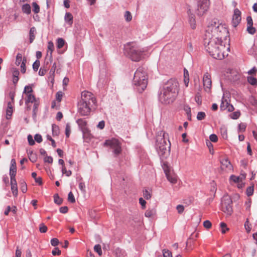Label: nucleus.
Here are the masks:
<instances>
[{
	"instance_id": "obj_1",
	"label": "nucleus",
	"mask_w": 257,
	"mask_h": 257,
	"mask_svg": "<svg viewBox=\"0 0 257 257\" xmlns=\"http://www.w3.org/2000/svg\"><path fill=\"white\" fill-rule=\"evenodd\" d=\"M227 35V30L222 24L214 22L208 25L204 38V45L206 50L213 58L219 60L224 58L225 50L229 48L225 47L222 40Z\"/></svg>"
},
{
	"instance_id": "obj_2",
	"label": "nucleus",
	"mask_w": 257,
	"mask_h": 257,
	"mask_svg": "<svg viewBox=\"0 0 257 257\" xmlns=\"http://www.w3.org/2000/svg\"><path fill=\"white\" fill-rule=\"evenodd\" d=\"M179 90V83L175 79L171 78L164 83L160 88L158 98L164 104H169L176 99Z\"/></svg>"
},
{
	"instance_id": "obj_3",
	"label": "nucleus",
	"mask_w": 257,
	"mask_h": 257,
	"mask_svg": "<svg viewBox=\"0 0 257 257\" xmlns=\"http://www.w3.org/2000/svg\"><path fill=\"white\" fill-rule=\"evenodd\" d=\"M96 100L94 95L88 91H83L81 93V100L78 103V112L81 115H87L91 109L96 104Z\"/></svg>"
},
{
	"instance_id": "obj_4",
	"label": "nucleus",
	"mask_w": 257,
	"mask_h": 257,
	"mask_svg": "<svg viewBox=\"0 0 257 257\" xmlns=\"http://www.w3.org/2000/svg\"><path fill=\"white\" fill-rule=\"evenodd\" d=\"M134 84L137 87L138 91L142 92L147 87L148 78L146 70L139 67L135 72L133 80Z\"/></svg>"
},
{
	"instance_id": "obj_5",
	"label": "nucleus",
	"mask_w": 257,
	"mask_h": 257,
	"mask_svg": "<svg viewBox=\"0 0 257 257\" xmlns=\"http://www.w3.org/2000/svg\"><path fill=\"white\" fill-rule=\"evenodd\" d=\"M125 53L134 61H139L144 57V51L131 44L124 46Z\"/></svg>"
},
{
	"instance_id": "obj_6",
	"label": "nucleus",
	"mask_w": 257,
	"mask_h": 257,
	"mask_svg": "<svg viewBox=\"0 0 257 257\" xmlns=\"http://www.w3.org/2000/svg\"><path fill=\"white\" fill-rule=\"evenodd\" d=\"M165 133L163 131L159 132L156 136V149L160 155L165 154L169 147L165 137Z\"/></svg>"
},
{
	"instance_id": "obj_7",
	"label": "nucleus",
	"mask_w": 257,
	"mask_h": 257,
	"mask_svg": "<svg viewBox=\"0 0 257 257\" xmlns=\"http://www.w3.org/2000/svg\"><path fill=\"white\" fill-rule=\"evenodd\" d=\"M104 146L109 147V149L112 152L114 157H117L121 153L122 148L120 142L117 139L112 138L110 140H106L104 143Z\"/></svg>"
},
{
	"instance_id": "obj_8",
	"label": "nucleus",
	"mask_w": 257,
	"mask_h": 257,
	"mask_svg": "<svg viewBox=\"0 0 257 257\" xmlns=\"http://www.w3.org/2000/svg\"><path fill=\"white\" fill-rule=\"evenodd\" d=\"M210 4L209 0H197L194 13L199 17L204 15L208 11Z\"/></svg>"
},
{
	"instance_id": "obj_9",
	"label": "nucleus",
	"mask_w": 257,
	"mask_h": 257,
	"mask_svg": "<svg viewBox=\"0 0 257 257\" xmlns=\"http://www.w3.org/2000/svg\"><path fill=\"white\" fill-rule=\"evenodd\" d=\"M232 200L228 195H224L221 201L222 210L227 215H230L232 212Z\"/></svg>"
},
{
	"instance_id": "obj_10",
	"label": "nucleus",
	"mask_w": 257,
	"mask_h": 257,
	"mask_svg": "<svg viewBox=\"0 0 257 257\" xmlns=\"http://www.w3.org/2000/svg\"><path fill=\"white\" fill-rule=\"evenodd\" d=\"M163 169L168 180L172 184L176 183L177 181V176L171 173L169 167L165 163L164 164Z\"/></svg>"
},
{
	"instance_id": "obj_11",
	"label": "nucleus",
	"mask_w": 257,
	"mask_h": 257,
	"mask_svg": "<svg viewBox=\"0 0 257 257\" xmlns=\"http://www.w3.org/2000/svg\"><path fill=\"white\" fill-rule=\"evenodd\" d=\"M241 19V12L238 9H235L232 18L233 27H236L240 23Z\"/></svg>"
},
{
	"instance_id": "obj_12",
	"label": "nucleus",
	"mask_w": 257,
	"mask_h": 257,
	"mask_svg": "<svg viewBox=\"0 0 257 257\" xmlns=\"http://www.w3.org/2000/svg\"><path fill=\"white\" fill-rule=\"evenodd\" d=\"M203 82L205 90L206 92H209L211 87L212 82L210 77L208 73H206L204 75Z\"/></svg>"
},
{
	"instance_id": "obj_13",
	"label": "nucleus",
	"mask_w": 257,
	"mask_h": 257,
	"mask_svg": "<svg viewBox=\"0 0 257 257\" xmlns=\"http://www.w3.org/2000/svg\"><path fill=\"white\" fill-rule=\"evenodd\" d=\"M221 167L223 170H231L232 167L227 158H222L220 160Z\"/></svg>"
},
{
	"instance_id": "obj_14",
	"label": "nucleus",
	"mask_w": 257,
	"mask_h": 257,
	"mask_svg": "<svg viewBox=\"0 0 257 257\" xmlns=\"http://www.w3.org/2000/svg\"><path fill=\"white\" fill-rule=\"evenodd\" d=\"M73 18L72 15L71 13L67 12L65 14V21L70 26H71L73 24Z\"/></svg>"
},
{
	"instance_id": "obj_15",
	"label": "nucleus",
	"mask_w": 257,
	"mask_h": 257,
	"mask_svg": "<svg viewBox=\"0 0 257 257\" xmlns=\"http://www.w3.org/2000/svg\"><path fill=\"white\" fill-rule=\"evenodd\" d=\"M156 214L155 208H149L145 213V216L147 217H151L155 216Z\"/></svg>"
},
{
	"instance_id": "obj_16",
	"label": "nucleus",
	"mask_w": 257,
	"mask_h": 257,
	"mask_svg": "<svg viewBox=\"0 0 257 257\" xmlns=\"http://www.w3.org/2000/svg\"><path fill=\"white\" fill-rule=\"evenodd\" d=\"M27 98L26 99L25 103L28 105L29 103H33L36 101L35 96L32 93L26 94Z\"/></svg>"
},
{
	"instance_id": "obj_17",
	"label": "nucleus",
	"mask_w": 257,
	"mask_h": 257,
	"mask_svg": "<svg viewBox=\"0 0 257 257\" xmlns=\"http://www.w3.org/2000/svg\"><path fill=\"white\" fill-rule=\"evenodd\" d=\"M36 30L35 27H32L30 29L29 32V36H30V43H32L35 38V34H36Z\"/></svg>"
},
{
	"instance_id": "obj_18",
	"label": "nucleus",
	"mask_w": 257,
	"mask_h": 257,
	"mask_svg": "<svg viewBox=\"0 0 257 257\" xmlns=\"http://www.w3.org/2000/svg\"><path fill=\"white\" fill-rule=\"evenodd\" d=\"M189 22L192 29H195L196 27V21L194 16L192 14L189 16Z\"/></svg>"
},
{
	"instance_id": "obj_19",
	"label": "nucleus",
	"mask_w": 257,
	"mask_h": 257,
	"mask_svg": "<svg viewBox=\"0 0 257 257\" xmlns=\"http://www.w3.org/2000/svg\"><path fill=\"white\" fill-rule=\"evenodd\" d=\"M22 11L23 13L29 15L31 13V7L29 4H24L22 8Z\"/></svg>"
},
{
	"instance_id": "obj_20",
	"label": "nucleus",
	"mask_w": 257,
	"mask_h": 257,
	"mask_svg": "<svg viewBox=\"0 0 257 257\" xmlns=\"http://www.w3.org/2000/svg\"><path fill=\"white\" fill-rule=\"evenodd\" d=\"M229 103L226 99H225L224 96L222 97L221 103L220 104V108L221 110H225L227 108Z\"/></svg>"
},
{
	"instance_id": "obj_21",
	"label": "nucleus",
	"mask_w": 257,
	"mask_h": 257,
	"mask_svg": "<svg viewBox=\"0 0 257 257\" xmlns=\"http://www.w3.org/2000/svg\"><path fill=\"white\" fill-rule=\"evenodd\" d=\"M54 201L56 204L60 205L62 204L63 200L59 196L58 194H56L54 195Z\"/></svg>"
},
{
	"instance_id": "obj_22",
	"label": "nucleus",
	"mask_w": 257,
	"mask_h": 257,
	"mask_svg": "<svg viewBox=\"0 0 257 257\" xmlns=\"http://www.w3.org/2000/svg\"><path fill=\"white\" fill-rule=\"evenodd\" d=\"M247 79L248 82L252 85H254L257 84V79L253 77L248 76L247 77Z\"/></svg>"
},
{
	"instance_id": "obj_23",
	"label": "nucleus",
	"mask_w": 257,
	"mask_h": 257,
	"mask_svg": "<svg viewBox=\"0 0 257 257\" xmlns=\"http://www.w3.org/2000/svg\"><path fill=\"white\" fill-rule=\"evenodd\" d=\"M65 44V41L62 38H58L57 41V47L58 49L62 48Z\"/></svg>"
},
{
	"instance_id": "obj_24",
	"label": "nucleus",
	"mask_w": 257,
	"mask_h": 257,
	"mask_svg": "<svg viewBox=\"0 0 257 257\" xmlns=\"http://www.w3.org/2000/svg\"><path fill=\"white\" fill-rule=\"evenodd\" d=\"M253 191H254V187H253V185H252L246 188V195L248 196H250L253 194Z\"/></svg>"
},
{
	"instance_id": "obj_25",
	"label": "nucleus",
	"mask_w": 257,
	"mask_h": 257,
	"mask_svg": "<svg viewBox=\"0 0 257 257\" xmlns=\"http://www.w3.org/2000/svg\"><path fill=\"white\" fill-rule=\"evenodd\" d=\"M23 59H22V55L20 53H18L16 56V64L17 66H19L20 64H21Z\"/></svg>"
},
{
	"instance_id": "obj_26",
	"label": "nucleus",
	"mask_w": 257,
	"mask_h": 257,
	"mask_svg": "<svg viewBox=\"0 0 257 257\" xmlns=\"http://www.w3.org/2000/svg\"><path fill=\"white\" fill-rule=\"evenodd\" d=\"M48 50H47V53H48L50 52V55H52V53L54 50V46L53 43L52 42H49L48 43Z\"/></svg>"
},
{
	"instance_id": "obj_27",
	"label": "nucleus",
	"mask_w": 257,
	"mask_h": 257,
	"mask_svg": "<svg viewBox=\"0 0 257 257\" xmlns=\"http://www.w3.org/2000/svg\"><path fill=\"white\" fill-rule=\"evenodd\" d=\"M230 180L235 183H239L241 181V179L239 176L233 175L230 177Z\"/></svg>"
},
{
	"instance_id": "obj_28",
	"label": "nucleus",
	"mask_w": 257,
	"mask_h": 257,
	"mask_svg": "<svg viewBox=\"0 0 257 257\" xmlns=\"http://www.w3.org/2000/svg\"><path fill=\"white\" fill-rule=\"evenodd\" d=\"M220 227L222 233H225L226 231L228 230V228L224 222H221L220 224Z\"/></svg>"
},
{
	"instance_id": "obj_29",
	"label": "nucleus",
	"mask_w": 257,
	"mask_h": 257,
	"mask_svg": "<svg viewBox=\"0 0 257 257\" xmlns=\"http://www.w3.org/2000/svg\"><path fill=\"white\" fill-rule=\"evenodd\" d=\"M17 173V167L10 166V176L15 177Z\"/></svg>"
},
{
	"instance_id": "obj_30",
	"label": "nucleus",
	"mask_w": 257,
	"mask_h": 257,
	"mask_svg": "<svg viewBox=\"0 0 257 257\" xmlns=\"http://www.w3.org/2000/svg\"><path fill=\"white\" fill-rule=\"evenodd\" d=\"M94 250L100 256L102 255V252L101 245L100 244L95 245L94 247Z\"/></svg>"
},
{
	"instance_id": "obj_31",
	"label": "nucleus",
	"mask_w": 257,
	"mask_h": 257,
	"mask_svg": "<svg viewBox=\"0 0 257 257\" xmlns=\"http://www.w3.org/2000/svg\"><path fill=\"white\" fill-rule=\"evenodd\" d=\"M32 6L33 8V12L35 14H38L40 12V7L39 5L36 2H33L32 3Z\"/></svg>"
},
{
	"instance_id": "obj_32",
	"label": "nucleus",
	"mask_w": 257,
	"mask_h": 257,
	"mask_svg": "<svg viewBox=\"0 0 257 257\" xmlns=\"http://www.w3.org/2000/svg\"><path fill=\"white\" fill-rule=\"evenodd\" d=\"M26 61H27L26 59V58H23L22 62V63L21 64V72L23 73H25L26 72Z\"/></svg>"
},
{
	"instance_id": "obj_33",
	"label": "nucleus",
	"mask_w": 257,
	"mask_h": 257,
	"mask_svg": "<svg viewBox=\"0 0 257 257\" xmlns=\"http://www.w3.org/2000/svg\"><path fill=\"white\" fill-rule=\"evenodd\" d=\"M125 20L127 22H130L132 19V16L131 13L128 11H126L124 15Z\"/></svg>"
},
{
	"instance_id": "obj_34",
	"label": "nucleus",
	"mask_w": 257,
	"mask_h": 257,
	"mask_svg": "<svg viewBox=\"0 0 257 257\" xmlns=\"http://www.w3.org/2000/svg\"><path fill=\"white\" fill-rule=\"evenodd\" d=\"M240 115L239 111H235L230 114V116L231 118L236 119H237Z\"/></svg>"
},
{
	"instance_id": "obj_35",
	"label": "nucleus",
	"mask_w": 257,
	"mask_h": 257,
	"mask_svg": "<svg viewBox=\"0 0 257 257\" xmlns=\"http://www.w3.org/2000/svg\"><path fill=\"white\" fill-rule=\"evenodd\" d=\"M52 127L53 135L57 136L59 134V127L55 124H53Z\"/></svg>"
},
{
	"instance_id": "obj_36",
	"label": "nucleus",
	"mask_w": 257,
	"mask_h": 257,
	"mask_svg": "<svg viewBox=\"0 0 257 257\" xmlns=\"http://www.w3.org/2000/svg\"><path fill=\"white\" fill-rule=\"evenodd\" d=\"M68 200L71 203L75 202V199L72 192H70L68 194Z\"/></svg>"
},
{
	"instance_id": "obj_37",
	"label": "nucleus",
	"mask_w": 257,
	"mask_h": 257,
	"mask_svg": "<svg viewBox=\"0 0 257 257\" xmlns=\"http://www.w3.org/2000/svg\"><path fill=\"white\" fill-rule=\"evenodd\" d=\"M71 132V126L69 123H67L65 128V135L67 138H69Z\"/></svg>"
},
{
	"instance_id": "obj_38",
	"label": "nucleus",
	"mask_w": 257,
	"mask_h": 257,
	"mask_svg": "<svg viewBox=\"0 0 257 257\" xmlns=\"http://www.w3.org/2000/svg\"><path fill=\"white\" fill-rule=\"evenodd\" d=\"M206 116V114L205 112L202 111H200L198 113L197 115V119L199 120H201L203 119Z\"/></svg>"
},
{
	"instance_id": "obj_39",
	"label": "nucleus",
	"mask_w": 257,
	"mask_h": 257,
	"mask_svg": "<svg viewBox=\"0 0 257 257\" xmlns=\"http://www.w3.org/2000/svg\"><path fill=\"white\" fill-rule=\"evenodd\" d=\"M39 230L42 233H45L47 231V227L44 223H41L39 226Z\"/></svg>"
},
{
	"instance_id": "obj_40",
	"label": "nucleus",
	"mask_w": 257,
	"mask_h": 257,
	"mask_svg": "<svg viewBox=\"0 0 257 257\" xmlns=\"http://www.w3.org/2000/svg\"><path fill=\"white\" fill-rule=\"evenodd\" d=\"M114 253L116 257H124L122 250L120 248H116L114 251Z\"/></svg>"
},
{
	"instance_id": "obj_41",
	"label": "nucleus",
	"mask_w": 257,
	"mask_h": 257,
	"mask_svg": "<svg viewBox=\"0 0 257 257\" xmlns=\"http://www.w3.org/2000/svg\"><path fill=\"white\" fill-rule=\"evenodd\" d=\"M143 196L146 199H149L151 198V194L147 190L143 191Z\"/></svg>"
},
{
	"instance_id": "obj_42",
	"label": "nucleus",
	"mask_w": 257,
	"mask_h": 257,
	"mask_svg": "<svg viewBox=\"0 0 257 257\" xmlns=\"http://www.w3.org/2000/svg\"><path fill=\"white\" fill-rule=\"evenodd\" d=\"M163 254L164 257H172V252L168 249H163Z\"/></svg>"
},
{
	"instance_id": "obj_43",
	"label": "nucleus",
	"mask_w": 257,
	"mask_h": 257,
	"mask_svg": "<svg viewBox=\"0 0 257 257\" xmlns=\"http://www.w3.org/2000/svg\"><path fill=\"white\" fill-rule=\"evenodd\" d=\"M63 93L62 91H58L57 92L56 95V100L58 102H60L63 97Z\"/></svg>"
},
{
	"instance_id": "obj_44",
	"label": "nucleus",
	"mask_w": 257,
	"mask_h": 257,
	"mask_svg": "<svg viewBox=\"0 0 257 257\" xmlns=\"http://www.w3.org/2000/svg\"><path fill=\"white\" fill-rule=\"evenodd\" d=\"M247 31L248 33L253 35L255 32V29L252 26H248L247 27Z\"/></svg>"
},
{
	"instance_id": "obj_45",
	"label": "nucleus",
	"mask_w": 257,
	"mask_h": 257,
	"mask_svg": "<svg viewBox=\"0 0 257 257\" xmlns=\"http://www.w3.org/2000/svg\"><path fill=\"white\" fill-rule=\"evenodd\" d=\"M62 172L63 174H65L67 176H70L72 174V172L70 170L67 171L65 166L62 167Z\"/></svg>"
},
{
	"instance_id": "obj_46",
	"label": "nucleus",
	"mask_w": 257,
	"mask_h": 257,
	"mask_svg": "<svg viewBox=\"0 0 257 257\" xmlns=\"http://www.w3.org/2000/svg\"><path fill=\"white\" fill-rule=\"evenodd\" d=\"M11 190L13 195L15 196H17L18 195L17 185H11Z\"/></svg>"
},
{
	"instance_id": "obj_47",
	"label": "nucleus",
	"mask_w": 257,
	"mask_h": 257,
	"mask_svg": "<svg viewBox=\"0 0 257 257\" xmlns=\"http://www.w3.org/2000/svg\"><path fill=\"white\" fill-rule=\"evenodd\" d=\"M40 61L36 60L33 64V68L35 71H37L40 66Z\"/></svg>"
},
{
	"instance_id": "obj_48",
	"label": "nucleus",
	"mask_w": 257,
	"mask_h": 257,
	"mask_svg": "<svg viewBox=\"0 0 257 257\" xmlns=\"http://www.w3.org/2000/svg\"><path fill=\"white\" fill-rule=\"evenodd\" d=\"M33 92L32 88L30 86H26L24 90V93L26 94L32 93Z\"/></svg>"
},
{
	"instance_id": "obj_49",
	"label": "nucleus",
	"mask_w": 257,
	"mask_h": 257,
	"mask_svg": "<svg viewBox=\"0 0 257 257\" xmlns=\"http://www.w3.org/2000/svg\"><path fill=\"white\" fill-rule=\"evenodd\" d=\"M37 156L36 155L33 153V152H31L30 155H29V159L32 162H35L37 160Z\"/></svg>"
},
{
	"instance_id": "obj_50",
	"label": "nucleus",
	"mask_w": 257,
	"mask_h": 257,
	"mask_svg": "<svg viewBox=\"0 0 257 257\" xmlns=\"http://www.w3.org/2000/svg\"><path fill=\"white\" fill-rule=\"evenodd\" d=\"M79 188L81 191V192L83 193H85L86 192L85 190V184L83 182H80L79 184Z\"/></svg>"
},
{
	"instance_id": "obj_51",
	"label": "nucleus",
	"mask_w": 257,
	"mask_h": 257,
	"mask_svg": "<svg viewBox=\"0 0 257 257\" xmlns=\"http://www.w3.org/2000/svg\"><path fill=\"white\" fill-rule=\"evenodd\" d=\"M34 139H35V140L37 142V143H41L42 142V136L39 135V134H36L34 136Z\"/></svg>"
},
{
	"instance_id": "obj_52",
	"label": "nucleus",
	"mask_w": 257,
	"mask_h": 257,
	"mask_svg": "<svg viewBox=\"0 0 257 257\" xmlns=\"http://www.w3.org/2000/svg\"><path fill=\"white\" fill-rule=\"evenodd\" d=\"M28 141L30 145L33 146L35 144V141L33 139V137L29 135L28 136Z\"/></svg>"
},
{
	"instance_id": "obj_53",
	"label": "nucleus",
	"mask_w": 257,
	"mask_h": 257,
	"mask_svg": "<svg viewBox=\"0 0 257 257\" xmlns=\"http://www.w3.org/2000/svg\"><path fill=\"white\" fill-rule=\"evenodd\" d=\"M176 209L178 213H182L184 210V207L182 205H178L176 207Z\"/></svg>"
},
{
	"instance_id": "obj_54",
	"label": "nucleus",
	"mask_w": 257,
	"mask_h": 257,
	"mask_svg": "<svg viewBox=\"0 0 257 257\" xmlns=\"http://www.w3.org/2000/svg\"><path fill=\"white\" fill-rule=\"evenodd\" d=\"M59 240L56 238H53L51 240V243L52 246H56L59 244Z\"/></svg>"
},
{
	"instance_id": "obj_55",
	"label": "nucleus",
	"mask_w": 257,
	"mask_h": 257,
	"mask_svg": "<svg viewBox=\"0 0 257 257\" xmlns=\"http://www.w3.org/2000/svg\"><path fill=\"white\" fill-rule=\"evenodd\" d=\"M13 113V108H7V118L9 119L12 116Z\"/></svg>"
},
{
	"instance_id": "obj_56",
	"label": "nucleus",
	"mask_w": 257,
	"mask_h": 257,
	"mask_svg": "<svg viewBox=\"0 0 257 257\" xmlns=\"http://www.w3.org/2000/svg\"><path fill=\"white\" fill-rule=\"evenodd\" d=\"M210 140L212 142H216L218 140L217 136L215 134H211L209 137Z\"/></svg>"
},
{
	"instance_id": "obj_57",
	"label": "nucleus",
	"mask_w": 257,
	"mask_h": 257,
	"mask_svg": "<svg viewBox=\"0 0 257 257\" xmlns=\"http://www.w3.org/2000/svg\"><path fill=\"white\" fill-rule=\"evenodd\" d=\"M203 225L205 228L209 229L211 227V223L209 220H205L203 222Z\"/></svg>"
},
{
	"instance_id": "obj_58",
	"label": "nucleus",
	"mask_w": 257,
	"mask_h": 257,
	"mask_svg": "<svg viewBox=\"0 0 257 257\" xmlns=\"http://www.w3.org/2000/svg\"><path fill=\"white\" fill-rule=\"evenodd\" d=\"M139 203L141 205L143 209H145L146 208V201L143 198H140L139 199Z\"/></svg>"
},
{
	"instance_id": "obj_59",
	"label": "nucleus",
	"mask_w": 257,
	"mask_h": 257,
	"mask_svg": "<svg viewBox=\"0 0 257 257\" xmlns=\"http://www.w3.org/2000/svg\"><path fill=\"white\" fill-rule=\"evenodd\" d=\"M21 191L23 193H25L27 190V184L25 182H23L21 184Z\"/></svg>"
},
{
	"instance_id": "obj_60",
	"label": "nucleus",
	"mask_w": 257,
	"mask_h": 257,
	"mask_svg": "<svg viewBox=\"0 0 257 257\" xmlns=\"http://www.w3.org/2000/svg\"><path fill=\"white\" fill-rule=\"evenodd\" d=\"M52 253L53 255H60L61 254V250L57 247L52 251Z\"/></svg>"
},
{
	"instance_id": "obj_61",
	"label": "nucleus",
	"mask_w": 257,
	"mask_h": 257,
	"mask_svg": "<svg viewBox=\"0 0 257 257\" xmlns=\"http://www.w3.org/2000/svg\"><path fill=\"white\" fill-rule=\"evenodd\" d=\"M12 71L13 77H18V76L19 75V70L16 68H13Z\"/></svg>"
},
{
	"instance_id": "obj_62",
	"label": "nucleus",
	"mask_w": 257,
	"mask_h": 257,
	"mask_svg": "<svg viewBox=\"0 0 257 257\" xmlns=\"http://www.w3.org/2000/svg\"><path fill=\"white\" fill-rule=\"evenodd\" d=\"M244 227L247 231V232H249L251 230V227L249 225V222L248 219L246 220L245 222L244 223Z\"/></svg>"
},
{
	"instance_id": "obj_63",
	"label": "nucleus",
	"mask_w": 257,
	"mask_h": 257,
	"mask_svg": "<svg viewBox=\"0 0 257 257\" xmlns=\"http://www.w3.org/2000/svg\"><path fill=\"white\" fill-rule=\"evenodd\" d=\"M246 21H247V25L248 26H252L253 22L252 18L250 16H248L246 18Z\"/></svg>"
},
{
	"instance_id": "obj_64",
	"label": "nucleus",
	"mask_w": 257,
	"mask_h": 257,
	"mask_svg": "<svg viewBox=\"0 0 257 257\" xmlns=\"http://www.w3.org/2000/svg\"><path fill=\"white\" fill-rule=\"evenodd\" d=\"M68 208L67 206H63L60 208V212L62 213H66L68 212Z\"/></svg>"
}]
</instances>
